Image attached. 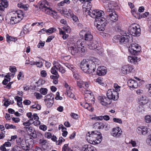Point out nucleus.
<instances>
[{
	"label": "nucleus",
	"instance_id": "nucleus-45",
	"mask_svg": "<svg viewBox=\"0 0 151 151\" xmlns=\"http://www.w3.org/2000/svg\"><path fill=\"white\" fill-rule=\"evenodd\" d=\"M96 82H98L99 84L100 85L104 86L105 85V84L103 82V79L102 78L99 77L96 80Z\"/></svg>",
	"mask_w": 151,
	"mask_h": 151
},
{
	"label": "nucleus",
	"instance_id": "nucleus-60",
	"mask_svg": "<svg viewBox=\"0 0 151 151\" xmlns=\"http://www.w3.org/2000/svg\"><path fill=\"white\" fill-rule=\"evenodd\" d=\"M63 98L60 96V93L59 92H57L56 93V96L55 97V99L57 100L62 99Z\"/></svg>",
	"mask_w": 151,
	"mask_h": 151
},
{
	"label": "nucleus",
	"instance_id": "nucleus-63",
	"mask_svg": "<svg viewBox=\"0 0 151 151\" xmlns=\"http://www.w3.org/2000/svg\"><path fill=\"white\" fill-rule=\"evenodd\" d=\"M70 115L74 119H77L78 118V116L77 114L73 113H71Z\"/></svg>",
	"mask_w": 151,
	"mask_h": 151
},
{
	"label": "nucleus",
	"instance_id": "nucleus-44",
	"mask_svg": "<svg viewBox=\"0 0 151 151\" xmlns=\"http://www.w3.org/2000/svg\"><path fill=\"white\" fill-rule=\"evenodd\" d=\"M67 93L68 96L71 98L75 99V96L74 94L69 90H67Z\"/></svg>",
	"mask_w": 151,
	"mask_h": 151
},
{
	"label": "nucleus",
	"instance_id": "nucleus-12",
	"mask_svg": "<svg viewBox=\"0 0 151 151\" xmlns=\"http://www.w3.org/2000/svg\"><path fill=\"white\" fill-rule=\"evenodd\" d=\"M99 99L101 104L105 106L110 104L112 102L108 97L105 96H99Z\"/></svg>",
	"mask_w": 151,
	"mask_h": 151
},
{
	"label": "nucleus",
	"instance_id": "nucleus-46",
	"mask_svg": "<svg viewBox=\"0 0 151 151\" xmlns=\"http://www.w3.org/2000/svg\"><path fill=\"white\" fill-rule=\"evenodd\" d=\"M47 89L46 88H41L40 90V93L43 95H45L47 93Z\"/></svg>",
	"mask_w": 151,
	"mask_h": 151
},
{
	"label": "nucleus",
	"instance_id": "nucleus-64",
	"mask_svg": "<svg viewBox=\"0 0 151 151\" xmlns=\"http://www.w3.org/2000/svg\"><path fill=\"white\" fill-rule=\"evenodd\" d=\"M114 88H115V90H116V91H117L118 92L120 91V86H119L116 83H114Z\"/></svg>",
	"mask_w": 151,
	"mask_h": 151
},
{
	"label": "nucleus",
	"instance_id": "nucleus-42",
	"mask_svg": "<svg viewBox=\"0 0 151 151\" xmlns=\"http://www.w3.org/2000/svg\"><path fill=\"white\" fill-rule=\"evenodd\" d=\"M53 101L51 100V101H45L46 106L48 108L51 107L54 103Z\"/></svg>",
	"mask_w": 151,
	"mask_h": 151
},
{
	"label": "nucleus",
	"instance_id": "nucleus-47",
	"mask_svg": "<svg viewBox=\"0 0 151 151\" xmlns=\"http://www.w3.org/2000/svg\"><path fill=\"white\" fill-rule=\"evenodd\" d=\"M121 36L119 35H117L114 37V40L115 42H118L119 41L120 42Z\"/></svg>",
	"mask_w": 151,
	"mask_h": 151
},
{
	"label": "nucleus",
	"instance_id": "nucleus-10",
	"mask_svg": "<svg viewBox=\"0 0 151 151\" xmlns=\"http://www.w3.org/2000/svg\"><path fill=\"white\" fill-rule=\"evenodd\" d=\"M99 45L98 42L94 40L92 42H86V46H87L90 49L93 50L99 48Z\"/></svg>",
	"mask_w": 151,
	"mask_h": 151
},
{
	"label": "nucleus",
	"instance_id": "nucleus-18",
	"mask_svg": "<svg viewBox=\"0 0 151 151\" xmlns=\"http://www.w3.org/2000/svg\"><path fill=\"white\" fill-rule=\"evenodd\" d=\"M107 71L106 68L104 66H100L98 67L96 71L97 74L99 76H104L105 75Z\"/></svg>",
	"mask_w": 151,
	"mask_h": 151
},
{
	"label": "nucleus",
	"instance_id": "nucleus-51",
	"mask_svg": "<svg viewBox=\"0 0 151 151\" xmlns=\"http://www.w3.org/2000/svg\"><path fill=\"white\" fill-rule=\"evenodd\" d=\"M70 149V148L68 147V144H65L63 146L62 151H68Z\"/></svg>",
	"mask_w": 151,
	"mask_h": 151
},
{
	"label": "nucleus",
	"instance_id": "nucleus-1",
	"mask_svg": "<svg viewBox=\"0 0 151 151\" xmlns=\"http://www.w3.org/2000/svg\"><path fill=\"white\" fill-rule=\"evenodd\" d=\"M100 63L99 59L92 57L90 59H84L81 63L80 67L84 73L91 74L95 71L96 64L99 65Z\"/></svg>",
	"mask_w": 151,
	"mask_h": 151
},
{
	"label": "nucleus",
	"instance_id": "nucleus-3",
	"mask_svg": "<svg viewBox=\"0 0 151 151\" xmlns=\"http://www.w3.org/2000/svg\"><path fill=\"white\" fill-rule=\"evenodd\" d=\"M12 15L10 19V21L8 20V23L11 24H14L17 23L20 21L23 18L24 14L22 11L19 10L17 12L13 11L11 13Z\"/></svg>",
	"mask_w": 151,
	"mask_h": 151
},
{
	"label": "nucleus",
	"instance_id": "nucleus-50",
	"mask_svg": "<svg viewBox=\"0 0 151 151\" xmlns=\"http://www.w3.org/2000/svg\"><path fill=\"white\" fill-rule=\"evenodd\" d=\"M77 84L78 86L80 88H81L83 86L84 82L82 81H77Z\"/></svg>",
	"mask_w": 151,
	"mask_h": 151
},
{
	"label": "nucleus",
	"instance_id": "nucleus-32",
	"mask_svg": "<svg viewBox=\"0 0 151 151\" xmlns=\"http://www.w3.org/2000/svg\"><path fill=\"white\" fill-rule=\"evenodd\" d=\"M81 105L85 108L87 109L88 110L92 111L91 104H88V103L86 102L83 103H81Z\"/></svg>",
	"mask_w": 151,
	"mask_h": 151
},
{
	"label": "nucleus",
	"instance_id": "nucleus-62",
	"mask_svg": "<svg viewBox=\"0 0 151 151\" xmlns=\"http://www.w3.org/2000/svg\"><path fill=\"white\" fill-rule=\"evenodd\" d=\"M56 30V29L55 28H50L48 30L46 29V32L47 33H52L53 32H54Z\"/></svg>",
	"mask_w": 151,
	"mask_h": 151
},
{
	"label": "nucleus",
	"instance_id": "nucleus-41",
	"mask_svg": "<svg viewBox=\"0 0 151 151\" xmlns=\"http://www.w3.org/2000/svg\"><path fill=\"white\" fill-rule=\"evenodd\" d=\"M22 148L20 146L17 145L14 146L12 148L11 151H22Z\"/></svg>",
	"mask_w": 151,
	"mask_h": 151
},
{
	"label": "nucleus",
	"instance_id": "nucleus-33",
	"mask_svg": "<svg viewBox=\"0 0 151 151\" xmlns=\"http://www.w3.org/2000/svg\"><path fill=\"white\" fill-rule=\"evenodd\" d=\"M18 7L24 10H27L28 9L29 5L28 4H24L22 3L19 2L17 4Z\"/></svg>",
	"mask_w": 151,
	"mask_h": 151
},
{
	"label": "nucleus",
	"instance_id": "nucleus-40",
	"mask_svg": "<svg viewBox=\"0 0 151 151\" xmlns=\"http://www.w3.org/2000/svg\"><path fill=\"white\" fill-rule=\"evenodd\" d=\"M58 70L62 73H65V70L64 68L60 64L57 63Z\"/></svg>",
	"mask_w": 151,
	"mask_h": 151
},
{
	"label": "nucleus",
	"instance_id": "nucleus-19",
	"mask_svg": "<svg viewBox=\"0 0 151 151\" xmlns=\"http://www.w3.org/2000/svg\"><path fill=\"white\" fill-rule=\"evenodd\" d=\"M91 133H92L93 135V138H94V139H93L94 144H98L100 143L101 141V140L100 138L99 139H98V140H96V138L97 137H98V135L101 134V133L98 132L97 131H92L91 132Z\"/></svg>",
	"mask_w": 151,
	"mask_h": 151
},
{
	"label": "nucleus",
	"instance_id": "nucleus-35",
	"mask_svg": "<svg viewBox=\"0 0 151 151\" xmlns=\"http://www.w3.org/2000/svg\"><path fill=\"white\" fill-rule=\"evenodd\" d=\"M94 127L96 129H100L104 128V126L103 125V123L100 122H98L95 123L93 125Z\"/></svg>",
	"mask_w": 151,
	"mask_h": 151
},
{
	"label": "nucleus",
	"instance_id": "nucleus-48",
	"mask_svg": "<svg viewBox=\"0 0 151 151\" xmlns=\"http://www.w3.org/2000/svg\"><path fill=\"white\" fill-rule=\"evenodd\" d=\"M5 127L6 129H16V127L12 124H6L5 125Z\"/></svg>",
	"mask_w": 151,
	"mask_h": 151
},
{
	"label": "nucleus",
	"instance_id": "nucleus-9",
	"mask_svg": "<svg viewBox=\"0 0 151 151\" xmlns=\"http://www.w3.org/2000/svg\"><path fill=\"white\" fill-rule=\"evenodd\" d=\"M128 50L132 55H136L141 50L140 47L138 44L133 43L131 44L129 47Z\"/></svg>",
	"mask_w": 151,
	"mask_h": 151
},
{
	"label": "nucleus",
	"instance_id": "nucleus-15",
	"mask_svg": "<svg viewBox=\"0 0 151 151\" xmlns=\"http://www.w3.org/2000/svg\"><path fill=\"white\" fill-rule=\"evenodd\" d=\"M122 133V131L121 129L119 127H116L113 129L111 134L114 137L118 138L121 135Z\"/></svg>",
	"mask_w": 151,
	"mask_h": 151
},
{
	"label": "nucleus",
	"instance_id": "nucleus-54",
	"mask_svg": "<svg viewBox=\"0 0 151 151\" xmlns=\"http://www.w3.org/2000/svg\"><path fill=\"white\" fill-rule=\"evenodd\" d=\"M45 43V42H42L40 40L37 45V47L39 48H42L44 46Z\"/></svg>",
	"mask_w": 151,
	"mask_h": 151
},
{
	"label": "nucleus",
	"instance_id": "nucleus-55",
	"mask_svg": "<svg viewBox=\"0 0 151 151\" xmlns=\"http://www.w3.org/2000/svg\"><path fill=\"white\" fill-rule=\"evenodd\" d=\"M64 30L67 33H69L70 31V29L69 27L68 26H65L63 27Z\"/></svg>",
	"mask_w": 151,
	"mask_h": 151
},
{
	"label": "nucleus",
	"instance_id": "nucleus-31",
	"mask_svg": "<svg viewBox=\"0 0 151 151\" xmlns=\"http://www.w3.org/2000/svg\"><path fill=\"white\" fill-rule=\"evenodd\" d=\"M128 61L132 63H133L134 64L136 63L137 61L140 60L139 58H138L137 57H133L129 56L128 58Z\"/></svg>",
	"mask_w": 151,
	"mask_h": 151
},
{
	"label": "nucleus",
	"instance_id": "nucleus-6",
	"mask_svg": "<svg viewBox=\"0 0 151 151\" xmlns=\"http://www.w3.org/2000/svg\"><path fill=\"white\" fill-rule=\"evenodd\" d=\"M80 35L86 42L91 41L93 38V35L89 30L87 29H83L80 32Z\"/></svg>",
	"mask_w": 151,
	"mask_h": 151
},
{
	"label": "nucleus",
	"instance_id": "nucleus-30",
	"mask_svg": "<svg viewBox=\"0 0 151 151\" xmlns=\"http://www.w3.org/2000/svg\"><path fill=\"white\" fill-rule=\"evenodd\" d=\"M138 102L139 103L141 104H146L148 101L146 99V97L142 96H140L138 99Z\"/></svg>",
	"mask_w": 151,
	"mask_h": 151
},
{
	"label": "nucleus",
	"instance_id": "nucleus-52",
	"mask_svg": "<svg viewBox=\"0 0 151 151\" xmlns=\"http://www.w3.org/2000/svg\"><path fill=\"white\" fill-rule=\"evenodd\" d=\"M60 34L63 35V36L62 37L64 40L66 39L68 36V34H65L64 32L63 31H60Z\"/></svg>",
	"mask_w": 151,
	"mask_h": 151
},
{
	"label": "nucleus",
	"instance_id": "nucleus-34",
	"mask_svg": "<svg viewBox=\"0 0 151 151\" xmlns=\"http://www.w3.org/2000/svg\"><path fill=\"white\" fill-rule=\"evenodd\" d=\"M14 99L17 101V105L19 107H22L23 106L22 105V98L21 97L18 96H15L14 97Z\"/></svg>",
	"mask_w": 151,
	"mask_h": 151
},
{
	"label": "nucleus",
	"instance_id": "nucleus-5",
	"mask_svg": "<svg viewBox=\"0 0 151 151\" xmlns=\"http://www.w3.org/2000/svg\"><path fill=\"white\" fill-rule=\"evenodd\" d=\"M128 32L131 35L134 36H138L140 35L141 29L139 26L136 24H132L128 29Z\"/></svg>",
	"mask_w": 151,
	"mask_h": 151
},
{
	"label": "nucleus",
	"instance_id": "nucleus-20",
	"mask_svg": "<svg viewBox=\"0 0 151 151\" xmlns=\"http://www.w3.org/2000/svg\"><path fill=\"white\" fill-rule=\"evenodd\" d=\"M127 84L130 88L133 89L137 88L138 86L137 82L132 79L128 81Z\"/></svg>",
	"mask_w": 151,
	"mask_h": 151
},
{
	"label": "nucleus",
	"instance_id": "nucleus-23",
	"mask_svg": "<svg viewBox=\"0 0 151 151\" xmlns=\"http://www.w3.org/2000/svg\"><path fill=\"white\" fill-rule=\"evenodd\" d=\"M86 42L83 39L78 40L76 42V45L78 49H81V48H84V46H86Z\"/></svg>",
	"mask_w": 151,
	"mask_h": 151
},
{
	"label": "nucleus",
	"instance_id": "nucleus-25",
	"mask_svg": "<svg viewBox=\"0 0 151 151\" xmlns=\"http://www.w3.org/2000/svg\"><path fill=\"white\" fill-rule=\"evenodd\" d=\"M83 8H85L86 9V11H88V13L90 16V12L91 10H93L91 9V3L90 1H86L85 2H84L83 5Z\"/></svg>",
	"mask_w": 151,
	"mask_h": 151
},
{
	"label": "nucleus",
	"instance_id": "nucleus-8",
	"mask_svg": "<svg viewBox=\"0 0 151 151\" xmlns=\"http://www.w3.org/2000/svg\"><path fill=\"white\" fill-rule=\"evenodd\" d=\"M107 97L111 100L116 101L119 98V93L113 89H109L107 91L106 94Z\"/></svg>",
	"mask_w": 151,
	"mask_h": 151
},
{
	"label": "nucleus",
	"instance_id": "nucleus-14",
	"mask_svg": "<svg viewBox=\"0 0 151 151\" xmlns=\"http://www.w3.org/2000/svg\"><path fill=\"white\" fill-rule=\"evenodd\" d=\"M91 93L87 90L84 95L85 99L86 101H88L90 103L94 104V100L93 97L92 96Z\"/></svg>",
	"mask_w": 151,
	"mask_h": 151
},
{
	"label": "nucleus",
	"instance_id": "nucleus-21",
	"mask_svg": "<svg viewBox=\"0 0 151 151\" xmlns=\"http://www.w3.org/2000/svg\"><path fill=\"white\" fill-rule=\"evenodd\" d=\"M137 132L139 134L145 135L147 132V129L146 127L142 126L137 128Z\"/></svg>",
	"mask_w": 151,
	"mask_h": 151
},
{
	"label": "nucleus",
	"instance_id": "nucleus-28",
	"mask_svg": "<svg viewBox=\"0 0 151 151\" xmlns=\"http://www.w3.org/2000/svg\"><path fill=\"white\" fill-rule=\"evenodd\" d=\"M93 135L92 133H90V132H89L86 135V139L88 142H89L90 143L94 144L93 140L94 139L93 138Z\"/></svg>",
	"mask_w": 151,
	"mask_h": 151
},
{
	"label": "nucleus",
	"instance_id": "nucleus-57",
	"mask_svg": "<svg viewBox=\"0 0 151 151\" xmlns=\"http://www.w3.org/2000/svg\"><path fill=\"white\" fill-rule=\"evenodd\" d=\"M34 94L37 99H40L42 97V96L38 93L35 92L34 93Z\"/></svg>",
	"mask_w": 151,
	"mask_h": 151
},
{
	"label": "nucleus",
	"instance_id": "nucleus-7",
	"mask_svg": "<svg viewBox=\"0 0 151 151\" xmlns=\"http://www.w3.org/2000/svg\"><path fill=\"white\" fill-rule=\"evenodd\" d=\"M68 49L71 54L73 55H77L80 54L82 56L85 51L84 48H81V49H78L75 45L69 47Z\"/></svg>",
	"mask_w": 151,
	"mask_h": 151
},
{
	"label": "nucleus",
	"instance_id": "nucleus-56",
	"mask_svg": "<svg viewBox=\"0 0 151 151\" xmlns=\"http://www.w3.org/2000/svg\"><path fill=\"white\" fill-rule=\"evenodd\" d=\"M39 144L41 145V146H43L45 145L47 143V141L44 139H40L39 141Z\"/></svg>",
	"mask_w": 151,
	"mask_h": 151
},
{
	"label": "nucleus",
	"instance_id": "nucleus-39",
	"mask_svg": "<svg viewBox=\"0 0 151 151\" xmlns=\"http://www.w3.org/2000/svg\"><path fill=\"white\" fill-rule=\"evenodd\" d=\"M33 124L32 121L31 119H29L27 121L23 123V125L25 126L24 128L26 129V127H29V126Z\"/></svg>",
	"mask_w": 151,
	"mask_h": 151
},
{
	"label": "nucleus",
	"instance_id": "nucleus-22",
	"mask_svg": "<svg viewBox=\"0 0 151 151\" xmlns=\"http://www.w3.org/2000/svg\"><path fill=\"white\" fill-rule=\"evenodd\" d=\"M38 6L39 7L40 9L42 11L44 9H45L48 6L47 2L45 0H42L39 1L38 4Z\"/></svg>",
	"mask_w": 151,
	"mask_h": 151
},
{
	"label": "nucleus",
	"instance_id": "nucleus-53",
	"mask_svg": "<svg viewBox=\"0 0 151 151\" xmlns=\"http://www.w3.org/2000/svg\"><path fill=\"white\" fill-rule=\"evenodd\" d=\"M26 129L28 133L30 134L35 130L34 128L30 126L29 127H26Z\"/></svg>",
	"mask_w": 151,
	"mask_h": 151
},
{
	"label": "nucleus",
	"instance_id": "nucleus-2",
	"mask_svg": "<svg viewBox=\"0 0 151 151\" xmlns=\"http://www.w3.org/2000/svg\"><path fill=\"white\" fill-rule=\"evenodd\" d=\"M112 7H108L106 8L104 7L105 8H106V13L108 14V18H109L107 20V22L110 24L116 22L118 19L117 15L116 14L113 9L116 6V4L115 3V4H112Z\"/></svg>",
	"mask_w": 151,
	"mask_h": 151
},
{
	"label": "nucleus",
	"instance_id": "nucleus-38",
	"mask_svg": "<svg viewBox=\"0 0 151 151\" xmlns=\"http://www.w3.org/2000/svg\"><path fill=\"white\" fill-rule=\"evenodd\" d=\"M57 63L54 65L51 69V73L53 74H58L57 70H58Z\"/></svg>",
	"mask_w": 151,
	"mask_h": 151
},
{
	"label": "nucleus",
	"instance_id": "nucleus-4",
	"mask_svg": "<svg viewBox=\"0 0 151 151\" xmlns=\"http://www.w3.org/2000/svg\"><path fill=\"white\" fill-rule=\"evenodd\" d=\"M89 12L90 16L95 18L96 22L98 21H106V19L104 17V13L103 11L95 9L91 10Z\"/></svg>",
	"mask_w": 151,
	"mask_h": 151
},
{
	"label": "nucleus",
	"instance_id": "nucleus-24",
	"mask_svg": "<svg viewBox=\"0 0 151 151\" xmlns=\"http://www.w3.org/2000/svg\"><path fill=\"white\" fill-rule=\"evenodd\" d=\"M0 1V10L4 11V9L8 6V2L7 0H1Z\"/></svg>",
	"mask_w": 151,
	"mask_h": 151
},
{
	"label": "nucleus",
	"instance_id": "nucleus-11",
	"mask_svg": "<svg viewBox=\"0 0 151 151\" xmlns=\"http://www.w3.org/2000/svg\"><path fill=\"white\" fill-rule=\"evenodd\" d=\"M96 22L97 23L96 25V28L101 31H104L105 29L106 25L108 23L107 20H106V21H98Z\"/></svg>",
	"mask_w": 151,
	"mask_h": 151
},
{
	"label": "nucleus",
	"instance_id": "nucleus-29",
	"mask_svg": "<svg viewBox=\"0 0 151 151\" xmlns=\"http://www.w3.org/2000/svg\"><path fill=\"white\" fill-rule=\"evenodd\" d=\"M104 3V7L107 8L108 7H112V4H115L114 2H111L110 0H101Z\"/></svg>",
	"mask_w": 151,
	"mask_h": 151
},
{
	"label": "nucleus",
	"instance_id": "nucleus-36",
	"mask_svg": "<svg viewBox=\"0 0 151 151\" xmlns=\"http://www.w3.org/2000/svg\"><path fill=\"white\" fill-rule=\"evenodd\" d=\"M54 95L52 93H50L47 94L45 96V101L54 100Z\"/></svg>",
	"mask_w": 151,
	"mask_h": 151
},
{
	"label": "nucleus",
	"instance_id": "nucleus-49",
	"mask_svg": "<svg viewBox=\"0 0 151 151\" xmlns=\"http://www.w3.org/2000/svg\"><path fill=\"white\" fill-rule=\"evenodd\" d=\"M145 121L147 123H150L151 122V119L150 116L147 115L145 117Z\"/></svg>",
	"mask_w": 151,
	"mask_h": 151
},
{
	"label": "nucleus",
	"instance_id": "nucleus-37",
	"mask_svg": "<svg viewBox=\"0 0 151 151\" xmlns=\"http://www.w3.org/2000/svg\"><path fill=\"white\" fill-rule=\"evenodd\" d=\"M53 11L52 9L47 7L45 9H44V10L43 9L42 11L45 12L46 14H48L51 15Z\"/></svg>",
	"mask_w": 151,
	"mask_h": 151
},
{
	"label": "nucleus",
	"instance_id": "nucleus-26",
	"mask_svg": "<svg viewBox=\"0 0 151 151\" xmlns=\"http://www.w3.org/2000/svg\"><path fill=\"white\" fill-rule=\"evenodd\" d=\"M82 151H96L95 148L90 145H85L82 147Z\"/></svg>",
	"mask_w": 151,
	"mask_h": 151
},
{
	"label": "nucleus",
	"instance_id": "nucleus-58",
	"mask_svg": "<svg viewBox=\"0 0 151 151\" xmlns=\"http://www.w3.org/2000/svg\"><path fill=\"white\" fill-rule=\"evenodd\" d=\"M113 120L114 122L119 124H122V122L121 119L119 118H114L113 119Z\"/></svg>",
	"mask_w": 151,
	"mask_h": 151
},
{
	"label": "nucleus",
	"instance_id": "nucleus-59",
	"mask_svg": "<svg viewBox=\"0 0 151 151\" xmlns=\"http://www.w3.org/2000/svg\"><path fill=\"white\" fill-rule=\"evenodd\" d=\"M50 15L52 16L54 18H58V17L57 12L55 11H54L53 10V11Z\"/></svg>",
	"mask_w": 151,
	"mask_h": 151
},
{
	"label": "nucleus",
	"instance_id": "nucleus-16",
	"mask_svg": "<svg viewBox=\"0 0 151 151\" xmlns=\"http://www.w3.org/2000/svg\"><path fill=\"white\" fill-rule=\"evenodd\" d=\"M133 69V68L131 65H126L122 67L121 72L123 74H126L128 72H132Z\"/></svg>",
	"mask_w": 151,
	"mask_h": 151
},
{
	"label": "nucleus",
	"instance_id": "nucleus-13",
	"mask_svg": "<svg viewBox=\"0 0 151 151\" xmlns=\"http://www.w3.org/2000/svg\"><path fill=\"white\" fill-rule=\"evenodd\" d=\"M132 38L129 35H126L121 36L120 43L124 44L130 43L132 42Z\"/></svg>",
	"mask_w": 151,
	"mask_h": 151
},
{
	"label": "nucleus",
	"instance_id": "nucleus-27",
	"mask_svg": "<svg viewBox=\"0 0 151 151\" xmlns=\"http://www.w3.org/2000/svg\"><path fill=\"white\" fill-rule=\"evenodd\" d=\"M66 9H64L63 10L64 16L68 18H70L73 14V12L70 9H69L68 11H66Z\"/></svg>",
	"mask_w": 151,
	"mask_h": 151
},
{
	"label": "nucleus",
	"instance_id": "nucleus-61",
	"mask_svg": "<svg viewBox=\"0 0 151 151\" xmlns=\"http://www.w3.org/2000/svg\"><path fill=\"white\" fill-rule=\"evenodd\" d=\"M30 134L31 136L34 138H36L37 137L36 132L35 130L31 133Z\"/></svg>",
	"mask_w": 151,
	"mask_h": 151
},
{
	"label": "nucleus",
	"instance_id": "nucleus-17",
	"mask_svg": "<svg viewBox=\"0 0 151 151\" xmlns=\"http://www.w3.org/2000/svg\"><path fill=\"white\" fill-rule=\"evenodd\" d=\"M16 141L17 145H19L23 150H28V147L27 146H24L26 142L23 138H19L16 140Z\"/></svg>",
	"mask_w": 151,
	"mask_h": 151
},
{
	"label": "nucleus",
	"instance_id": "nucleus-43",
	"mask_svg": "<svg viewBox=\"0 0 151 151\" xmlns=\"http://www.w3.org/2000/svg\"><path fill=\"white\" fill-rule=\"evenodd\" d=\"M96 51L97 53L100 55H102L104 52L103 49L100 47L99 46V48H97L96 49Z\"/></svg>",
	"mask_w": 151,
	"mask_h": 151
}]
</instances>
